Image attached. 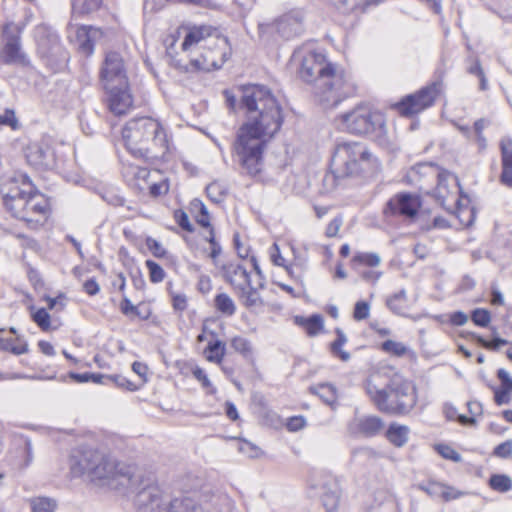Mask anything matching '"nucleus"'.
<instances>
[{
    "label": "nucleus",
    "instance_id": "nucleus-1",
    "mask_svg": "<svg viewBox=\"0 0 512 512\" xmlns=\"http://www.w3.org/2000/svg\"><path fill=\"white\" fill-rule=\"evenodd\" d=\"M239 92V112L246 120L237 130L232 151L242 170L255 176L262 170L267 144L283 124L282 108L263 85L241 86Z\"/></svg>",
    "mask_w": 512,
    "mask_h": 512
},
{
    "label": "nucleus",
    "instance_id": "nucleus-2",
    "mask_svg": "<svg viewBox=\"0 0 512 512\" xmlns=\"http://www.w3.org/2000/svg\"><path fill=\"white\" fill-rule=\"evenodd\" d=\"M293 59L300 61L298 75L310 85L311 92L323 108H334L354 94L355 87L345 71L324 54L315 51L303 54L297 50Z\"/></svg>",
    "mask_w": 512,
    "mask_h": 512
},
{
    "label": "nucleus",
    "instance_id": "nucleus-3",
    "mask_svg": "<svg viewBox=\"0 0 512 512\" xmlns=\"http://www.w3.org/2000/svg\"><path fill=\"white\" fill-rule=\"evenodd\" d=\"M33 186L25 174L13 173L0 178V202L12 217L28 224H39L45 219L47 203L32 192Z\"/></svg>",
    "mask_w": 512,
    "mask_h": 512
},
{
    "label": "nucleus",
    "instance_id": "nucleus-4",
    "mask_svg": "<svg viewBox=\"0 0 512 512\" xmlns=\"http://www.w3.org/2000/svg\"><path fill=\"white\" fill-rule=\"evenodd\" d=\"M75 476L87 474L92 480H107V485L125 495L135 493L140 479L129 472L116 470V466L104 454L97 450H85L71 466Z\"/></svg>",
    "mask_w": 512,
    "mask_h": 512
},
{
    "label": "nucleus",
    "instance_id": "nucleus-5",
    "mask_svg": "<svg viewBox=\"0 0 512 512\" xmlns=\"http://www.w3.org/2000/svg\"><path fill=\"white\" fill-rule=\"evenodd\" d=\"M135 505L139 512H205L202 504L190 496L169 497L150 477L140 479Z\"/></svg>",
    "mask_w": 512,
    "mask_h": 512
},
{
    "label": "nucleus",
    "instance_id": "nucleus-6",
    "mask_svg": "<svg viewBox=\"0 0 512 512\" xmlns=\"http://www.w3.org/2000/svg\"><path fill=\"white\" fill-rule=\"evenodd\" d=\"M365 390L380 411L390 414H406L417 401L415 387L400 376H394L382 388L371 377L365 382Z\"/></svg>",
    "mask_w": 512,
    "mask_h": 512
},
{
    "label": "nucleus",
    "instance_id": "nucleus-7",
    "mask_svg": "<svg viewBox=\"0 0 512 512\" xmlns=\"http://www.w3.org/2000/svg\"><path fill=\"white\" fill-rule=\"evenodd\" d=\"M371 154L366 147L358 142L338 143L331 159V173L326 174L324 182L332 184L336 180L358 175L364 164H368Z\"/></svg>",
    "mask_w": 512,
    "mask_h": 512
},
{
    "label": "nucleus",
    "instance_id": "nucleus-8",
    "mask_svg": "<svg viewBox=\"0 0 512 512\" xmlns=\"http://www.w3.org/2000/svg\"><path fill=\"white\" fill-rule=\"evenodd\" d=\"M37 54L51 68L58 69L68 61V53L52 27L40 24L34 29Z\"/></svg>",
    "mask_w": 512,
    "mask_h": 512
},
{
    "label": "nucleus",
    "instance_id": "nucleus-9",
    "mask_svg": "<svg viewBox=\"0 0 512 512\" xmlns=\"http://www.w3.org/2000/svg\"><path fill=\"white\" fill-rule=\"evenodd\" d=\"M151 117H138L129 120L122 129V138L128 151L136 158L149 159L148 145H145V133L149 134L154 126Z\"/></svg>",
    "mask_w": 512,
    "mask_h": 512
},
{
    "label": "nucleus",
    "instance_id": "nucleus-10",
    "mask_svg": "<svg viewBox=\"0 0 512 512\" xmlns=\"http://www.w3.org/2000/svg\"><path fill=\"white\" fill-rule=\"evenodd\" d=\"M340 126L343 130L357 135L374 132L384 127L382 115L370 111L365 106H358L351 112L340 116Z\"/></svg>",
    "mask_w": 512,
    "mask_h": 512
},
{
    "label": "nucleus",
    "instance_id": "nucleus-11",
    "mask_svg": "<svg viewBox=\"0 0 512 512\" xmlns=\"http://www.w3.org/2000/svg\"><path fill=\"white\" fill-rule=\"evenodd\" d=\"M4 45L0 52V59L6 65L28 66L30 61L22 50L20 31L17 26L8 23L2 29Z\"/></svg>",
    "mask_w": 512,
    "mask_h": 512
},
{
    "label": "nucleus",
    "instance_id": "nucleus-12",
    "mask_svg": "<svg viewBox=\"0 0 512 512\" xmlns=\"http://www.w3.org/2000/svg\"><path fill=\"white\" fill-rule=\"evenodd\" d=\"M440 88L441 84L434 82L415 94L407 95L395 105V108L402 116L417 114L434 103L440 93Z\"/></svg>",
    "mask_w": 512,
    "mask_h": 512
},
{
    "label": "nucleus",
    "instance_id": "nucleus-13",
    "mask_svg": "<svg viewBox=\"0 0 512 512\" xmlns=\"http://www.w3.org/2000/svg\"><path fill=\"white\" fill-rule=\"evenodd\" d=\"M100 79L103 87L128 83L124 62L117 52L106 54L100 71Z\"/></svg>",
    "mask_w": 512,
    "mask_h": 512
},
{
    "label": "nucleus",
    "instance_id": "nucleus-14",
    "mask_svg": "<svg viewBox=\"0 0 512 512\" xmlns=\"http://www.w3.org/2000/svg\"><path fill=\"white\" fill-rule=\"evenodd\" d=\"M421 207V199L418 195L400 192L386 203L384 213L386 215H400L406 218H414Z\"/></svg>",
    "mask_w": 512,
    "mask_h": 512
},
{
    "label": "nucleus",
    "instance_id": "nucleus-15",
    "mask_svg": "<svg viewBox=\"0 0 512 512\" xmlns=\"http://www.w3.org/2000/svg\"><path fill=\"white\" fill-rule=\"evenodd\" d=\"M106 92V101L111 113L116 116L127 114L133 107V96L129 83L103 87Z\"/></svg>",
    "mask_w": 512,
    "mask_h": 512
},
{
    "label": "nucleus",
    "instance_id": "nucleus-16",
    "mask_svg": "<svg viewBox=\"0 0 512 512\" xmlns=\"http://www.w3.org/2000/svg\"><path fill=\"white\" fill-rule=\"evenodd\" d=\"M153 129L149 134L145 133V145H148L149 159L163 157L168 152L167 134L159 121L154 119Z\"/></svg>",
    "mask_w": 512,
    "mask_h": 512
},
{
    "label": "nucleus",
    "instance_id": "nucleus-17",
    "mask_svg": "<svg viewBox=\"0 0 512 512\" xmlns=\"http://www.w3.org/2000/svg\"><path fill=\"white\" fill-rule=\"evenodd\" d=\"M277 33L289 40L300 35L303 31L302 16L299 12H291L281 16L275 23Z\"/></svg>",
    "mask_w": 512,
    "mask_h": 512
},
{
    "label": "nucleus",
    "instance_id": "nucleus-18",
    "mask_svg": "<svg viewBox=\"0 0 512 512\" xmlns=\"http://www.w3.org/2000/svg\"><path fill=\"white\" fill-rule=\"evenodd\" d=\"M221 269L224 279L230 283L235 290L244 289V286H250V274L241 264L227 263L224 264Z\"/></svg>",
    "mask_w": 512,
    "mask_h": 512
},
{
    "label": "nucleus",
    "instance_id": "nucleus-19",
    "mask_svg": "<svg viewBox=\"0 0 512 512\" xmlns=\"http://www.w3.org/2000/svg\"><path fill=\"white\" fill-rule=\"evenodd\" d=\"M440 167L432 162L418 163L412 166L406 173V182L411 185H418L424 178L434 179Z\"/></svg>",
    "mask_w": 512,
    "mask_h": 512
},
{
    "label": "nucleus",
    "instance_id": "nucleus-20",
    "mask_svg": "<svg viewBox=\"0 0 512 512\" xmlns=\"http://www.w3.org/2000/svg\"><path fill=\"white\" fill-rule=\"evenodd\" d=\"M434 179L437 180L435 188V197L441 206L445 207L446 201L450 194V183L458 184L457 177L453 176L450 172L439 169Z\"/></svg>",
    "mask_w": 512,
    "mask_h": 512
},
{
    "label": "nucleus",
    "instance_id": "nucleus-21",
    "mask_svg": "<svg viewBox=\"0 0 512 512\" xmlns=\"http://www.w3.org/2000/svg\"><path fill=\"white\" fill-rule=\"evenodd\" d=\"M321 489V499L326 511H336L340 501V487L337 481L329 479L322 485Z\"/></svg>",
    "mask_w": 512,
    "mask_h": 512
},
{
    "label": "nucleus",
    "instance_id": "nucleus-22",
    "mask_svg": "<svg viewBox=\"0 0 512 512\" xmlns=\"http://www.w3.org/2000/svg\"><path fill=\"white\" fill-rule=\"evenodd\" d=\"M228 54L226 52H221L219 58L216 59L214 52L209 51L206 54H202L198 58H194L191 60V65L198 69L204 71L216 70L220 69L223 64L226 62Z\"/></svg>",
    "mask_w": 512,
    "mask_h": 512
},
{
    "label": "nucleus",
    "instance_id": "nucleus-23",
    "mask_svg": "<svg viewBox=\"0 0 512 512\" xmlns=\"http://www.w3.org/2000/svg\"><path fill=\"white\" fill-rule=\"evenodd\" d=\"M26 157L34 166L49 168L53 165V154L49 147L32 145L28 148Z\"/></svg>",
    "mask_w": 512,
    "mask_h": 512
},
{
    "label": "nucleus",
    "instance_id": "nucleus-24",
    "mask_svg": "<svg viewBox=\"0 0 512 512\" xmlns=\"http://www.w3.org/2000/svg\"><path fill=\"white\" fill-rule=\"evenodd\" d=\"M212 36H218V30L216 28L209 25L194 26L190 28L186 34L182 42V49L187 50L193 44Z\"/></svg>",
    "mask_w": 512,
    "mask_h": 512
},
{
    "label": "nucleus",
    "instance_id": "nucleus-25",
    "mask_svg": "<svg viewBox=\"0 0 512 512\" xmlns=\"http://www.w3.org/2000/svg\"><path fill=\"white\" fill-rule=\"evenodd\" d=\"M357 432L365 437H374L384 429V422L378 416H363L356 420Z\"/></svg>",
    "mask_w": 512,
    "mask_h": 512
},
{
    "label": "nucleus",
    "instance_id": "nucleus-26",
    "mask_svg": "<svg viewBox=\"0 0 512 512\" xmlns=\"http://www.w3.org/2000/svg\"><path fill=\"white\" fill-rule=\"evenodd\" d=\"M295 323L303 327L309 336H316L324 327V320L320 314H313L309 317L296 316Z\"/></svg>",
    "mask_w": 512,
    "mask_h": 512
},
{
    "label": "nucleus",
    "instance_id": "nucleus-27",
    "mask_svg": "<svg viewBox=\"0 0 512 512\" xmlns=\"http://www.w3.org/2000/svg\"><path fill=\"white\" fill-rule=\"evenodd\" d=\"M409 432L407 426L392 423L386 431V437L394 446L402 447L408 442Z\"/></svg>",
    "mask_w": 512,
    "mask_h": 512
},
{
    "label": "nucleus",
    "instance_id": "nucleus-28",
    "mask_svg": "<svg viewBox=\"0 0 512 512\" xmlns=\"http://www.w3.org/2000/svg\"><path fill=\"white\" fill-rule=\"evenodd\" d=\"M244 289L236 290L242 304L247 308H254L263 305V300L258 292L257 288L250 286H244Z\"/></svg>",
    "mask_w": 512,
    "mask_h": 512
},
{
    "label": "nucleus",
    "instance_id": "nucleus-29",
    "mask_svg": "<svg viewBox=\"0 0 512 512\" xmlns=\"http://www.w3.org/2000/svg\"><path fill=\"white\" fill-rule=\"evenodd\" d=\"M226 345L217 339L208 343L204 353L209 362L220 364L225 356Z\"/></svg>",
    "mask_w": 512,
    "mask_h": 512
},
{
    "label": "nucleus",
    "instance_id": "nucleus-30",
    "mask_svg": "<svg viewBox=\"0 0 512 512\" xmlns=\"http://www.w3.org/2000/svg\"><path fill=\"white\" fill-rule=\"evenodd\" d=\"M190 212L194 215L196 222L202 227H210L209 212L205 204L199 199L190 202Z\"/></svg>",
    "mask_w": 512,
    "mask_h": 512
},
{
    "label": "nucleus",
    "instance_id": "nucleus-31",
    "mask_svg": "<svg viewBox=\"0 0 512 512\" xmlns=\"http://www.w3.org/2000/svg\"><path fill=\"white\" fill-rule=\"evenodd\" d=\"M310 392L319 396V398L327 405H332L336 402V389L329 383H321L316 386H312L310 387Z\"/></svg>",
    "mask_w": 512,
    "mask_h": 512
},
{
    "label": "nucleus",
    "instance_id": "nucleus-32",
    "mask_svg": "<svg viewBox=\"0 0 512 512\" xmlns=\"http://www.w3.org/2000/svg\"><path fill=\"white\" fill-rule=\"evenodd\" d=\"M214 306L223 315L232 316L236 312L233 299L226 293H219L214 298Z\"/></svg>",
    "mask_w": 512,
    "mask_h": 512
},
{
    "label": "nucleus",
    "instance_id": "nucleus-33",
    "mask_svg": "<svg viewBox=\"0 0 512 512\" xmlns=\"http://www.w3.org/2000/svg\"><path fill=\"white\" fill-rule=\"evenodd\" d=\"M407 294L405 289L388 297L386 300L387 307L395 314L402 315L406 309Z\"/></svg>",
    "mask_w": 512,
    "mask_h": 512
},
{
    "label": "nucleus",
    "instance_id": "nucleus-34",
    "mask_svg": "<svg viewBox=\"0 0 512 512\" xmlns=\"http://www.w3.org/2000/svg\"><path fill=\"white\" fill-rule=\"evenodd\" d=\"M335 333L337 338L331 343V351L336 357L346 362L350 359V353L342 350V346L347 342V337L340 328H336Z\"/></svg>",
    "mask_w": 512,
    "mask_h": 512
},
{
    "label": "nucleus",
    "instance_id": "nucleus-35",
    "mask_svg": "<svg viewBox=\"0 0 512 512\" xmlns=\"http://www.w3.org/2000/svg\"><path fill=\"white\" fill-rule=\"evenodd\" d=\"M30 505L33 512H54L57 502L49 497H35L31 499Z\"/></svg>",
    "mask_w": 512,
    "mask_h": 512
},
{
    "label": "nucleus",
    "instance_id": "nucleus-36",
    "mask_svg": "<svg viewBox=\"0 0 512 512\" xmlns=\"http://www.w3.org/2000/svg\"><path fill=\"white\" fill-rule=\"evenodd\" d=\"M489 485L493 490L505 493L512 489V480L505 474H493L489 479Z\"/></svg>",
    "mask_w": 512,
    "mask_h": 512
},
{
    "label": "nucleus",
    "instance_id": "nucleus-37",
    "mask_svg": "<svg viewBox=\"0 0 512 512\" xmlns=\"http://www.w3.org/2000/svg\"><path fill=\"white\" fill-rule=\"evenodd\" d=\"M0 350L11 352L14 355L25 354L29 351L27 342L16 344L11 338H0Z\"/></svg>",
    "mask_w": 512,
    "mask_h": 512
},
{
    "label": "nucleus",
    "instance_id": "nucleus-38",
    "mask_svg": "<svg viewBox=\"0 0 512 512\" xmlns=\"http://www.w3.org/2000/svg\"><path fill=\"white\" fill-rule=\"evenodd\" d=\"M102 4V0H74L73 9L81 14L96 11Z\"/></svg>",
    "mask_w": 512,
    "mask_h": 512
},
{
    "label": "nucleus",
    "instance_id": "nucleus-39",
    "mask_svg": "<svg viewBox=\"0 0 512 512\" xmlns=\"http://www.w3.org/2000/svg\"><path fill=\"white\" fill-rule=\"evenodd\" d=\"M232 348L242 354L244 357H249L252 354V345L251 342L241 336H236L231 340Z\"/></svg>",
    "mask_w": 512,
    "mask_h": 512
},
{
    "label": "nucleus",
    "instance_id": "nucleus-40",
    "mask_svg": "<svg viewBox=\"0 0 512 512\" xmlns=\"http://www.w3.org/2000/svg\"><path fill=\"white\" fill-rule=\"evenodd\" d=\"M145 265L149 271V279L152 283H160L166 274L163 268L153 260H146Z\"/></svg>",
    "mask_w": 512,
    "mask_h": 512
},
{
    "label": "nucleus",
    "instance_id": "nucleus-41",
    "mask_svg": "<svg viewBox=\"0 0 512 512\" xmlns=\"http://www.w3.org/2000/svg\"><path fill=\"white\" fill-rule=\"evenodd\" d=\"M502 168H512V139L500 142Z\"/></svg>",
    "mask_w": 512,
    "mask_h": 512
},
{
    "label": "nucleus",
    "instance_id": "nucleus-42",
    "mask_svg": "<svg viewBox=\"0 0 512 512\" xmlns=\"http://www.w3.org/2000/svg\"><path fill=\"white\" fill-rule=\"evenodd\" d=\"M206 193L212 201L219 203L226 195V188L219 182H212L206 187Z\"/></svg>",
    "mask_w": 512,
    "mask_h": 512
},
{
    "label": "nucleus",
    "instance_id": "nucleus-43",
    "mask_svg": "<svg viewBox=\"0 0 512 512\" xmlns=\"http://www.w3.org/2000/svg\"><path fill=\"white\" fill-rule=\"evenodd\" d=\"M353 262L360 263L368 267H376L380 264L381 258L377 253H358L354 255Z\"/></svg>",
    "mask_w": 512,
    "mask_h": 512
},
{
    "label": "nucleus",
    "instance_id": "nucleus-44",
    "mask_svg": "<svg viewBox=\"0 0 512 512\" xmlns=\"http://www.w3.org/2000/svg\"><path fill=\"white\" fill-rule=\"evenodd\" d=\"M473 323L479 327H487L491 321V314L487 309L476 308L471 313Z\"/></svg>",
    "mask_w": 512,
    "mask_h": 512
},
{
    "label": "nucleus",
    "instance_id": "nucleus-45",
    "mask_svg": "<svg viewBox=\"0 0 512 512\" xmlns=\"http://www.w3.org/2000/svg\"><path fill=\"white\" fill-rule=\"evenodd\" d=\"M32 320L43 331H47L50 328V315L45 308H39L33 312Z\"/></svg>",
    "mask_w": 512,
    "mask_h": 512
},
{
    "label": "nucleus",
    "instance_id": "nucleus-46",
    "mask_svg": "<svg viewBox=\"0 0 512 512\" xmlns=\"http://www.w3.org/2000/svg\"><path fill=\"white\" fill-rule=\"evenodd\" d=\"M382 350L395 356H403L406 353L407 348L400 342L386 340L382 343Z\"/></svg>",
    "mask_w": 512,
    "mask_h": 512
},
{
    "label": "nucleus",
    "instance_id": "nucleus-47",
    "mask_svg": "<svg viewBox=\"0 0 512 512\" xmlns=\"http://www.w3.org/2000/svg\"><path fill=\"white\" fill-rule=\"evenodd\" d=\"M121 312L128 317H138L144 319L145 317L141 316L138 307L133 305L130 299L127 296L123 297V300L120 304Z\"/></svg>",
    "mask_w": 512,
    "mask_h": 512
},
{
    "label": "nucleus",
    "instance_id": "nucleus-48",
    "mask_svg": "<svg viewBox=\"0 0 512 512\" xmlns=\"http://www.w3.org/2000/svg\"><path fill=\"white\" fill-rule=\"evenodd\" d=\"M370 305L365 301H358L355 304L353 317L356 321L365 320L369 317Z\"/></svg>",
    "mask_w": 512,
    "mask_h": 512
},
{
    "label": "nucleus",
    "instance_id": "nucleus-49",
    "mask_svg": "<svg viewBox=\"0 0 512 512\" xmlns=\"http://www.w3.org/2000/svg\"><path fill=\"white\" fill-rule=\"evenodd\" d=\"M146 246L157 258H164L167 255V251L164 249L161 243L152 237H148L146 239Z\"/></svg>",
    "mask_w": 512,
    "mask_h": 512
},
{
    "label": "nucleus",
    "instance_id": "nucleus-50",
    "mask_svg": "<svg viewBox=\"0 0 512 512\" xmlns=\"http://www.w3.org/2000/svg\"><path fill=\"white\" fill-rule=\"evenodd\" d=\"M444 486L441 483L430 481L426 485H421L420 488L432 497H441L444 493Z\"/></svg>",
    "mask_w": 512,
    "mask_h": 512
},
{
    "label": "nucleus",
    "instance_id": "nucleus-51",
    "mask_svg": "<svg viewBox=\"0 0 512 512\" xmlns=\"http://www.w3.org/2000/svg\"><path fill=\"white\" fill-rule=\"evenodd\" d=\"M475 338L477 340V343H479L481 346L488 348V349H498L501 346H504L508 343L507 340L500 338V337H494L491 342H488L483 337L479 335H475Z\"/></svg>",
    "mask_w": 512,
    "mask_h": 512
},
{
    "label": "nucleus",
    "instance_id": "nucleus-52",
    "mask_svg": "<svg viewBox=\"0 0 512 512\" xmlns=\"http://www.w3.org/2000/svg\"><path fill=\"white\" fill-rule=\"evenodd\" d=\"M223 94L226 99L227 107L234 112L239 111V103H240L239 88L237 89V94H233L230 90H224Z\"/></svg>",
    "mask_w": 512,
    "mask_h": 512
},
{
    "label": "nucleus",
    "instance_id": "nucleus-53",
    "mask_svg": "<svg viewBox=\"0 0 512 512\" xmlns=\"http://www.w3.org/2000/svg\"><path fill=\"white\" fill-rule=\"evenodd\" d=\"M512 454V440H507L494 448L493 455L506 459Z\"/></svg>",
    "mask_w": 512,
    "mask_h": 512
},
{
    "label": "nucleus",
    "instance_id": "nucleus-54",
    "mask_svg": "<svg viewBox=\"0 0 512 512\" xmlns=\"http://www.w3.org/2000/svg\"><path fill=\"white\" fill-rule=\"evenodd\" d=\"M192 374L199 382H201L204 388H211L210 393H215L216 389L212 387L211 381L209 380L207 374L202 368L196 366L192 370Z\"/></svg>",
    "mask_w": 512,
    "mask_h": 512
},
{
    "label": "nucleus",
    "instance_id": "nucleus-55",
    "mask_svg": "<svg viewBox=\"0 0 512 512\" xmlns=\"http://www.w3.org/2000/svg\"><path fill=\"white\" fill-rule=\"evenodd\" d=\"M23 453H24V462L21 465V468H27L33 461V448L30 439L27 437L23 438Z\"/></svg>",
    "mask_w": 512,
    "mask_h": 512
},
{
    "label": "nucleus",
    "instance_id": "nucleus-56",
    "mask_svg": "<svg viewBox=\"0 0 512 512\" xmlns=\"http://www.w3.org/2000/svg\"><path fill=\"white\" fill-rule=\"evenodd\" d=\"M175 218H176L177 224L183 230L190 232V233L194 231V227L190 223L187 213H185L182 210H178L175 212Z\"/></svg>",
    "mask_w": 512,
    "mask_h": 512
},
{
    "label": "nucleus",
    "instance_id": "nucleus-57",
    "mask_svg": "<svg viewBox=\"0 0 512 512\" xmlns=\"http://www.w3.org/2000/svg\"><path fill=\"white\" fill-rule=\"evenodd\" d=\"M343 224V218L342 216H336L333 218L330 223L326 227L325 234L327 237H335L337 236L341 226Z\"/></svg>",
    "mask_w": 512,
    "mask_h": 512
},
{
    "label": "nucleus",
    "instance_id": "nucleus-58",
    "mask_svg": "<svg viewBox=\"0 0 512 512\" xmlns=\"http://www.w3.org/2000/svg\"><path fill=\"white\" fill-rule=\"evenodd\" d=\"M510 391L500 387L494 389V401L498 406L509 404L511 401Z\"/></svg>",
    "mask_w": 512,
    "mask_h": 512
},
{
    "label": "nucleus",
    "instance_id": "nucleus-59",
    "mask_svg": "<svg viewBox=\"0 0 512 512\" xmlns=\"http://www.w3.org/2000/svg\"><path fill=\"white\" fill-rule=\"evenodd\" d=\"M239 451L250 458H256L260 453V449L257 446L246 440L240 443Z\"/></svg>",
    "mask_w": 512,
    "mask_h": 512
},
{
    "label": "nucleus",
    "instance_id": "nucleus-60",
    "mask_svg": "<svg viewBox=\"0 0 512 512\" xmlns=\"http://www.w3.org/2000/svg\"><path fill=\"white\" fill-rule=\"evenodd\" d=\"M0 124L16 129L18 127V121L15 117L14 111L9 109L5 110L4 114L0 115Z\"/></svg>",
    "mask_w": 512,
    "mask_h": 512
},
{
    "label": "nucleus",
    "instance_id": "nucleus-61",
    "mask_svg": "<svg viewBox=\"0 0 512 512\" xmlns=\"http://www.w3.org/2000/svg\"><path fill=\"white\" fill-rule=\"evenodd\" d=\"M438 452L446 459L453 460L458 462L461 460L460 454L455 451L453 448L447 445H439Z\"/></svg>",
    "mask_w": 512,
    "mask_h": 512
},
{
    "label": "nucleus",
    "instance_id": "nucleus-62",
    "mask_svg": "<svg viewBox=\"0 0 512 512\" xmlns=\"http://www.w3.org/2000/svg\"><path fill=\"white\" fill-rule=\"evenodd\" d=\"M306 425V420L303 416H293L287 421V429L289 431H299Z\"/></svg>",
    "mask_w": 512,
    "mask_h": 512
},
{
    "label": "nucleus",
    "instance_id": "nucleus-63",
    "mask_svg": "<svg viewBox=\"0 0 512 512\" xmlns=\"http://www.w3.org/2000/svg\"><path fill=\"white\" fill-rule=\"evenodd\" d=\"M497 377L501 381V387L512 392V378L509 373L505 369L500 368L497 371Z\"/></svg>",
    "mask_w": 512,
    "mask_h": 512
},
{
    "label": "nucleus",
    "instance_id": "nucleus-64",
    "mask_svg": "<svg viewBox=\"0 0 512 512\" xmlns=\"http://www.w3.org/2000/svg\"><path fill=\"white\" fill-rule=\"evenodd\" d=\"M369 512H398V508L393 500H388L379 506L372 507Z\"/></svg>",
    "mask_w": 512,
    "mask_h": 512
}]
</instances>
